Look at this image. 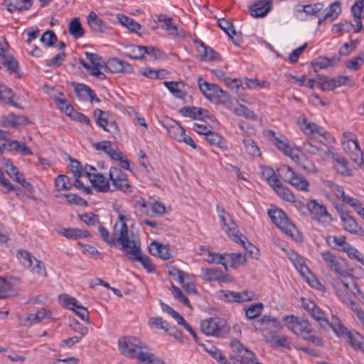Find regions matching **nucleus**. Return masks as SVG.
<instances>
[{"label":"nucleus","mask_w":364,"mask_h":364,"mask_svg":"<svg viewBox=\"0 0 364 364\" xmlns=\"http://www.w3.org/2000/svg\"><path fill=\"white\" fill-rule=\"evenodd\" d=\"M148 324L151 328L164 330L165 333L169 326V323L161 317H151Z\"/></svg>","instance_id":"nucleus-58"},{"label":"nucleus","mask_w":364,"mask_h":364,"mask_svg":"<svg viewBox=\"0 0 364 364\" xmlns=\"http://www.w3.org/2000/svg\"><path fill=\"white\" fill-rule=\"evenodd\" d=\"M335 207L340 215L344 230L357 236L364 237V229L358 224L349 212L344 211L342 209L343 205H337Z\"/></svg>","instance_id":"nucleus-11"},{"label":"nucleus","mask_w":364,"mask_h":364,"mask_svg":"<svg viewBox=\"0 0 364 364\" xmlns=\"http://www.w3.org/2000/svg\"><path fill=\"white\" fill-rule=\"evenodd\" d=\"M277 171L281 179L290 183L296 189L309 191V182L304 176L294 171L290 166L285 164L280 165Z\"/></svg>","instance_id":"nucleus-2"},{"label":"nucleus","mask_w":364,"mask_h":364,"mask_svg":"<svg viewBox=\"0 0 364 364\" xmlns=\"http://www.w3.org/2000/svg\"><path fill=\"white\" fill-rule=\"evenodd\" d=\"M307 208L314 220L322 222L333 220L332 216L328 213L326 208L323 205L318 203L316 200H311L307 203Z\"/></svg>","instance_id":"nucleus-15"},{"label":"nucleus","mask_w":364,"mask_h":364,"mask_svg":"<svg viewBox=\"0 0 364 364\" xmlns=\"http://www.w3.org/2000/svg\"><path fill=\"white\" fill-rule=\"evenodd\" d=\"M41 41L44 43L46 47H52L58 41V38L53 31L48 30L43 33Z\"/></svg>","instance_id":"nucleus-57"},{"label":"nucleus","mask_w":364,"mask_h":364,"mask_svg":"<svg viewBox=\"0 0 364 364\" xmlns=\"http://www.w3.org/2000/svg\"><path fill=\"white\" fill-rule=\"evenodd\" d=\"M198 84L200 90L209 101L223 105L230 102L228 92L217 85L203 81L201 77L198 78Z\"/></svg>","instance_id":"nucleus-3"},{"label":"nucleus","mask_w":364,"mask_h":364,"mask_svg":"<svg viewBox=\"0 0 364 364\" xmlns=\"http://www.w3.org/2000/svg\"><path fill=\"white\" fill-rule=\"evenodd\" d=\"M157 21L160 23V27L166 31L169 36L173 37L184 38L186 32L180 29L177 24L173 22V19L166 14L156 15Z\"/></svg>","instance_id":"nucleus-14"},{"label":"nucleus","mask_w":364,"mask_h":364,"mask_svg":"<svg viewBox=\"0 0 364 364\" xmlns=\"http://www.w3.org/2000/svg\"><path fill=\"white\" fill-rule=\"evenodd\" d=\"M259 321L264 326L262 331L265 341L272 344L276 338V334L283 328L281 322L276 317L267 315L263 316Z\"/></svg>","instance_id":"nucleus-8"},{"label":"nucleus","mask_w":364,"mask_h":364,"mask_svg":"<svg viewBox=\"0 0 364 364\" xmlns=\"http://www.w3.org/2000/svg\"><path fill=\"white\" fill-rule=\"evenodd\" d=\"M272 8V0H258L249 6V14L254 18H263Z\"/></svg>","instance_id":"nucleus-18"},{"label":"nucleus","mask_w":364,"mask_h":364,"mask_svg":"<svg viewBox=\"0 0 364 364\" xmlns=\"http://www.w3.org/2000/svg\"><path fill=\"white\" fill-rule=\"evenodd\" d=\"M144 46L129 45L124 48V55L134 60H141Z\"/></svg>","instance_id":"nucleus-41"},{"label":"nucleus","mask_w":364,"mask_h":364,"mask_svg":"<svg viewBox=\"0 0 364 364\" xmlns=\"http://www.w3.org/2000/svg\"><path fill=\"white\" fill-rule=\"evenodd\" d=\"M65 114L76 122L87 125H91L90 119L84 114L74 110L73 107H66Z\"/></svg>","instance_id":"nucleus-45"},{"label":"nucleus","mask_w":364,"mask_h":364,"mask_svg":"<svg viewBox=\"0 0 364 364\" xmlns=\"http://www.w3.org/2000/svg\"><path fill=\"white\" fill-rule=\"evenodd\" d=\"M14 96L15 94L11 88L7 87L4 85L0 86V100L8 105L21 109L22 107L14 101Z\"/></svg>","instance_id":"nucleus-42"},{"label":"nucleus","mask_w":364,"mask_h":364,"mask_svg":"<svg viewBox=\"0 0 364 364\" xmlns=\"http://www.w3.org/2000/svg\"><path fill=\"white\" fill-rule=\"evenodd\" d=\"M2 64L11 73L18 74V63L11 55H5L1 58Z\"/></svg>","instance_id":"nucleus-46"},{"label":"nucleus","mask_w":364,"mask_h":364,"mask_svg":"<svg viewBox=\"0 0 364 364\" xmlns=\"http://www.w3.org/2000/svg\"><path fill=\"white\" fill-rule=\"evenodd\" d=\"M164 85L166 87V88L169 90V92L175 97L179 99H182L184 96V93L182 90L178 88L179 82L171 81L167 82L164 81Z\"/></svg>","instance_id":"nucleus-59"},{"label":"nucleus","mask_w":364,"mask_h":364,"mask_svg":"<svg viewBox=\"0 0 364 364\" xmlns=\"http://www.w3.org/2000/svg\"><path fill=\"white\" fill-rule=\"evenodd\" d=\"M263 306V304L261 302L251 304L245 311L247 318L252 319L259 316Z\"/></svg>","instance_id":"nucleus-62"},{"label":"nucleus","mask_w":364,"mask_h":364,"mask_svg":"<svg viewBox=\"0 0 364 364\" xmlns=\"http://www.w3.org/2000/svg\"><path fill=\"white\" fill-rule=\"evenodd\" d=\"M211 72L218 79L223 80L225 82V84L230 86V87L239 88L238 79H231L228 77H226L225 73L219 68L213 69Z\"/></svg>","instance_id":"nucleus-48"},{"label":"nucleus","mask_w":364,"mask_h":364,"mask_svg":"<svg viewBox=\"0 0 364 364\" xmlns=\"http://www.w3.org/2000/svg\"><path fill=\"white\" fill-rule=\"evenodd\" d=\"M168 133L170 136V137L173 138V139L176 140L177 141H179L183 135L185 133V129L183 127H182L181 125H179L177 123H175L173 125H171L167 129Z\"/></svg>","instance_id":"nucleus-56"},{"label":"nucleus","mask_w":364,"mask_h":364,"mask_svg":"<svg viewBox=\"0 0 364 364\" xmlns=\"http://www.w3.org/2000/svg\"><path fill=\"white\" fill-rule=\"evenodd\" d=\"M117 18L118 21L129 31L132 33H137L139 36H142L144 34V32H139V30L141 28V26L139 23L134 21L133 18H131L123 14H117Z\"/></svg>","instance_id":"nucleus-28"},{"label":"nucleus","mask_w":364,"mask_h":364,"mask_svg":"<svg viewBox=\"0 0 364 364\" xmlns=\"http://www.w3.org/2000/svg\"><path fill=\"white\" fill-rule=\"evenodd\" d=\"M345 339L354 350H360L364 353V340L359 333H350Z\"/></svg>","instance_id":"nucleus-37"},{"label":"nucleus","mask_w":364,"mask_h":364,"mask_svg":"<svg viewBox=\"0 0 364 364\" xmlns=\"http://www.w3.org/2000/svg\"><path fill=\"white\" fill-rule=\"evenodd\" d=\"M105 70H108L111 73H132L133 71L132 66L122 60L117 58H112L105 63Z\"/></svg>","instance_id":"nucleus-24"},{"label":"nucleus","mask_w":364,"mask_h":364,"mask_svg":"<svg viewBox=\"0 0 364 364\" xmlns=\"http://www.w3.org/2000/svg\"><path fill=\"white\" fill-rule=\"evenodd\" d=\"M218 25L232 39L235 45H240L242 41L241 38L240 36L233 37V35H236V31L233 24L230 21L225 18H220L218 20Z\"/></svg>","instance_id":"nucleus-30"},{"label":"nucleus","mask_w":364,"mask_h":364,"mask_svg":"<svg viewBox=\"0 0 364 364\" xmlns=\"http://www.w3.org/2000/svg\"><path fill=\"white\" fill-rule=\"evenodd\" d=\"M92 186L100 192H107L110 190L109 179L100 173L86 172Z\"/></svg>","instance_id":"nucleus-23"},{"label":"nucleus","mask_w":364,"mask_h":364,"mask_svg":"<svg viewBox=\"0 0 364 364\" xmlns=\"http://www.w3.org/2000/svg\"><path fill=\"white\" fill-rule=\"evenodd\" d=\"M246 262L245 255L241 252L237 253H225L224 257V262L223 265L227 269V266L230 265L232 267H237L244 264Z\"/></svg>","instance_id":"nucleus-29"},{"label":"nucleus","mask_w":364,"mask_h":364,"mask_svg":"<svg viewBox=\"0 0 364 364\" xmlns=\"http://www.w3.org/2000/svg\"><path fill=\"white\" fill-rule=\"evenodd\" d=\"M363 64H364V53L350 60L346 61L345 63L346 66L350 70H357Z\"/></svg>","instance_id":"nucleus-63"},{"label":"nucleus","mask_w":364,"mask_h":364,"mask_svg":"<svg viewBox=\"0 0 364 364\" xmlns=\"http://www.w3.org/2000/svg\"><path fill=\"white\" fill-rule=\"evenodd\" d=\"M118 348L120 353L129 358H137L140 364L144 363L141 355L147 357L151 353L144 352V344L141 341L134 336H123L118 339Z\"/></svg>","instance_id":"nucleus-1"},{"label":"nucleus","mask_w":364,"mask_h":364,"mask_svg":"<svg viewBox=\"0 0 364 364\" xmlns=\"http://www.w3.org/2000/svg\"><path fill=\"white\" fill-rule=\"evenodd\" d=\"M47 316V311L41 309L36 314H26L18 316L19 326L29 328L33 325L40 323Z\"/></svg>","instance_id":"nucleus-22"},{"label":"nucleus","mask_w":364,"mask_h":364,"mask_svg":"<svg viewBox=\"0 0 364 364\" xmlns=\"http://www.w3.org/2000/svg\"><path fill=\"white\" fill-rule=\"evenodd\" d=\"M7 10L12 13L14 11H21L28 10L32 5L31 0H4Z\"/></svg>","instance_id":"nucleus-33"},{"label":"nucleus","mask_w":364,"mask_h":364,"mask_svg":"<svg viewBox=\"0 0 364 364\" xmlns=\"http://www.w3.org/2000/svg\"><path fill=\"white\" fill-rule=\"evenodd\" d=\"M200 47L198 48V51L200 55V60L203 61H217L220 60V55L213 48L206 46L202 41L199 42Z\"/></svg>","instance_id":"nucleus-32"},{"label":"nucleus","mask_w":364,"mask_h":364,"mask_svg":"<svg viewBox=\"0 0 364 364\" xmlns=\"http://www.w3.org/2000/svg\"><path fill=\"white\" fill-rule=\"evenodd\" d=\"M345 236H336V235H329L326 238V242L329 246L332 248H338L340 247H347L348 245L346 242Z\"/></svg>","instance_id":"nucleus-55"},{"label":"nucleus","mask_w":364,"mask_h":364,"mask_svg":"<svg viewBox=\"0 0 364 364\" xmlns=\"http://www.w3.org/2000/svg\"><path fill=\"white\" fill-rule=\"evenodd\" d=\"M98 232L100 235V237L108 245H115L117 242L119 243V233L111 235L108 230H107L103 225H100L98 226Z\"/></svg>","instance_id":"nucleus-44"},{"label":"nucleus","mask_w":364,"mask_h":364,"mask_svg":"<svg viewBox=\"0 0 364 364\" xmlns=\"http://www.w3.org/2000/svg\"><path fill=\"white\" fill-rule=\"evenodd\" d=\"M230 359L232 364H262L257 361V358L255 353L250 350H245L244 355H232L230 356Z\"/></svg>","instance_id":"nucleus-26"},{"label":"nucleus","mask_w":364,"mask_h":364,"mask_svg":"<svg viewBox=\"0 0 364 364\" xmlns=\"http://www.w3.org/2000/svg\"><path fill=\"white\" fill-rule=\"evenodd\" d=\"M343 250L347 252L349 257L355 259L360 262L364 266V257L363 255L357 249L348 245L347 247H344Z\"/></svg>","instance_id":"nucleus-64"},{"label":"nucleus","mask_w":364,"mask_h":364,"mask_svg":"<svg viewBox=\"0 0 364 364\" xmlns=\"http://www.w3.org/2000/svg\"><path fill=\"white\" fill-rule=\"evenodd\" d=\"M333 166L337 172L341 175L350 176L353 171L348 167V161L343 156H337L334 159Z\"/></svg>","instance_id":"nucleus-40"},{"label":"nucleus","mask_w":364,"mask_h":364,"mask_svg":"<svg viewBox=\"0 0 364 364\" xmlns=\"http://www.w3.org/2000/svg\"><path fill=\"white\" fill-rule=\"evenodd\" d=\"M201 277L208 282L225 280L222 271L217 269H202Z\"/></svg>","instance_id":"nucleus-43"},{"label":"nucleus","mask_w":364,"mask_h":364,"mask_svg":"<svg viewBox=\"0 0 364 364\" xmlns=\"http://www.w3.org/2000/svg\"><path fill=\"white\" fill-rule=\"evenodd\" d=\"M87 21L89 26L95 32H103L105 24L103 21L98 17L94 11H91L87 16Z\"/></svg>","instance_id":"nucleus-39"},{"label":"nucleus","mask_w":364,"mask_h":364,"mask_svg":"<svg viewBox=\"0 0 364 364\" xmlns=\"http://www.w3.org/2000/svg\"><path fill=\"white\" fill-rule=\"evenodd\" d=\"M59 233L68 239L73 240L81 237L85 238L90 236L88 231L80 228H62Z\"/></svg>","instance_id":"nucleus-34"},{"label":"nucleus","mask_w":364,"mask_h":364,"mask_svg":"<svg viewBox=\"0 0 364 364\" xmlns=\"http://www.w3.org/2000/svg\"><path fill=\"white\" fill-rule=\"evenodd\" d=\"M121 250L127 253L130 259L140 262L149 272L154 271L151 260L146 255H141L140 246L135 240L127 244L126 247H121Z\"/></svg>","instance_id":"nucleus-6"},{"label":"nucleus","mask_w":364,"mask_h":364,"mask_svg":"<svg viewBox=\"0 0 364 364\" xmlns=\"http://www.w3.org/2000/svg\"><path fill=\"white\" fill-rule=\"evenodd\" d=\"M218 216L223 224V229L232 240H240L237 237L240 232L236 223L232 219L230 215L218 205L216 207Z\"/></svg>","instance_id":"nucleus-12"},{"label":"nucleus","mask_w":364,"mask_h":364,"mask_svg":"<svg viewBox=\"0 0 364 364\" xmlns=\"http://www.w3.org/2000/svg\"><path fill=\"white\" fill-rule=\"evenodd\" d=\"M354 138H351L350 141L346 144V146L344 147V149L346 150L347 147L350 148V143L353 146V150L351 151L350 154V159L357 165L360 166L363 162V151L359 146L358 141L355 135H353Z\"/></svg>","instance_id":"nucleus-31"},{"label":"nucleus","mask_w":364,"mask_h":364,"mask_svg":"<svg viewBox=\"0 0 364 364\" xmlns=\"http://www.w3.org/2000/svg\"><path fill=\"white\" fill-rule=\"evenodd\" d=\"M262 173L263 177L268 181V183L272 187L275 183H279V175H276L274 171L270 167H262Z\"/></svg>","instance_id":"nucleus-54"},{"label":"nucleus","mask_w":364,"mask_h":364,"mask_svg":"<svg viewBox=\"0 0 364 364\" xmlns=\"http://www.w3.org/2000/svg\"><path fill=\"white\" fill-rule=\"evenodd\" d=\"M149 250L153 256L164 260L168 259L171 257L168 245H163L159 242L153 241L151 242Z\"/></svg>","instance_id":"nucleus-25"},{"label":"nucleus","mask_w":364,"mask_h":364,"mask_svg":"<svg viewBox=\"0 0 364 364\" xmlns=\"http://www.w3.org/2000/svg\"><path fill=\"white\" fill-rule=\"evenodd\" d=\"M92 89L85 84L77 83L75 85V92L80 100H88L89 96L92 93Z\"/></svg>","instance_id":"nucleus-51"},{"label":"nucleus","mask_w":364,"mask_h":364,"mask_svg":"<svg viewBox=\"0 0 364 364\" xmlns=\"http://www.w3.org/2000/svg\"><path fill=\"white\" fill-rule=\"evenodd\" d=\"M272 188L282 199L289 202H294L295 200V196L294 193L289 188L285 186L280 180L279 181V183H275V185L272 186Z\"/></svg>","instance_id":"nucleus-38"},{"label":"nucleus","mask_w":364,"mask_h":364,"mask_svg":"<svg viewBox=\"0 0 364 364\" xmlns=\"http://www.w3.org/2000/svg\"><path fill=\"white\" fill-rule=\"evenodd\" d=\"M316 82L319 87L323 91H331L345 85L349 87L354 85L353 82H350L349 77L347 75H338L333 78H329L325 75H317Z\"/></svg>","instance_id":"nucleus-10"},{"label":"nucleus","mask_w":364,"mask_h":364,"mask_svg":"<svg viewBox=\"0 0 364 364\" xmlns=\"http://www.w3.org/2000/svg\"><path fill=\"white\" fill-rule=\"evenodd\" d=\"M234 113L237 116H243L247 119H257L256 114L251 109L241 104L234 109Z\"/></svg>","instance_id":"nucleus-61"},{"label":"nucleus","mask_w":364,"mask_h":364,"mask_svg":"<svg viewBox=\"0 0 364 364\" xmlns=\"http://www.w3.org/2000/svg\"><path fill=\"white\" fill-rule=\"evenodd\" d=\"M205 139L210 144L221 149H226L225 140L218 133L210 131L206 134Z\"/></svg>","instance_id":"nucleus-50"},{"label":"nucleus","mask_w":364,"mask_h":364,"mask_svg":"<svg viewBox=\"0 0 364 364\" xmlns=\"http://www.w3.org/2000/svg\"><path fill=\"white\" fill-rule=\"evenodd\" d=\"M332 318L335 321L332 331L338 337H342L345 339L350 331L343 324L338 317L333 316Z\"/></svg>","instance_id":"nucleus-49"},{"label":"nucleus","mask_w":364,"mask_h":364,"mask_svg":"<svg viewBox=\"0 0 364 364\" xmlns=\"http://www.w3.org/2000/svg\"><path fill=\"white\" fill-rule=\"evenodd\" d=\"M237 237L240 240H232L234 242L237 243L241 244L244 249H245L249 253L250 256L254 259L259 258V250L252 243L247 241V239L245 236H244L242 233L237 235Z\"/></svg>","instance_id":"nucleus-36"},{"label":"nucleus","mask_w":364,"mask_h":364,"mask_svg":"<svg viewBox=\"0 0 364 364\" xmlns=\"http://www.w3.org/2000/svg\"><path fill=\"white\" fill-rule=\"evenodd\" d=\"M268 215L272 222L285 234L298 240L299 234L296 227L291 222L282 210L279 208L269 210Z\"/></svg>","instance_id":"nucleus-4"},{"label":"nucleus","mask_w":364,"mask_h":364,"mask_svg":"<svg viewBox=\"0 0 364 364\" xmlns=\"http://www.w3.org/2000/svg\"><path fill=\"white\" fill-rule=\"evenodd\" d=\"M63 306L74 311V312L82 320L89 323V314L87 309L82 306L75 297H64L63 301H60Z\"/></svg>","instance_id":"nucleus-21"},{"label":"nucleus","mask_w":364,"mask_h":364,"mask_svg":"<svg viewBox=\"0 0 364 364\" xmlns=\"http://www.w3.org/2000/svg\"><path fill=\"white\" fill-rule=\"evenodd\" d=\"M70 168L74 176L77 178L86 177V172H89L87 167H82L77 160L73 159H70Z\"/></svg>","instance_id":"nucleus-52"},{"label":"nucleus","mask_w":364,"mask_h":364,"mask_svg":"<svg viewBox=\"0 0 364 364\" xmlns=\"http://www.w3.org/2000/svg\"><path fill=\"white\" fill-rule=\"evenodd\" d=\"M108 112L100 109H95L93 112V117L97 125L102 127L105 132L114 133L117 130V125L114 121H108Z\"/></svg>","instance_id":"nucleus-19"},{"label":"nucleus","mask_w":364,"mask_h":364,"mask_svg":"<svg viewBox=\"0 0 364 364\" xmlns=\"http://www.w3.org/2000/svg\"><path fill=\"white\" fill-rule=\"evenodd\" d=\"M119 220L120 221V229L117 230V224L114 225V234L119 233V240L121 247H126L127 244L133 241L129 237L128 227L125 223V217L122 215H119Z\"/></svg>","instance_id":"nucleus-27"},{"label":"nucleus","mask_w":364,"mask_h":364,"mask_svg":"<svg viewBox=\"0 0 364 364\" xmlns=\"http://www.w3.org/2000/svg\"><path fill=\"white\" fill-rule=\"evenodd\" d=\"M109 177L112 182V188L110 191L120 190L123 192H127L130 186L127 177V174L121 169L117 167H111L109 171Z\"/></svg>","instance_id":"nucleus-13"},{"label":"nucleus","mask_w":364,"mask_h":364,"mask_svg":"<svg viewBox=\"0 0 364 364\" xmlns=\"http://www.w3.org/2000/svg\"><path fill=\"white\" fill-rule=\"evenodd\" d=\"M17 256L21 263L27 268L32 267L36 259L30 252L26 250H18Z\"/></svg>","instance_id":"nucleus-53"},{"label":"nucleus","mask_w":364,"mask_h":364,"mask_svg":"<svg viewBox=\"0 0 364 364\" xmlns=\"http://www.w3.org/2000/svg\"><path fill=\"white\" fill-rule=\"evenodd\" d=\"M243 144L247 154L252 156H260L259 149L253 140L245 139L243 140Z\"/></svg>","instance_id":"nucleus-60"},{"label":"nucleus","mask_w":364,"mask_h":364,"mask_svg":"<svg viewBox=\"0 0 364 364\" xmlns=\"http://www.w3.org/2000/svg\"><path fill=\"white\" fill-rule=\"evenodd\" d=\"M321 256L330 269L337 274L343 277H347L351 274L350 272H352V270L346 269L338 257L330 251L322 252Z\"/></svg>","instance_id":"nucleus-16"},{"label":"nucleus","mask_w":364,"mask_h":364,"mask_svg":"<svg viewBox=\"0 0 364 364\" xmlns=\"http://www.w3.org/2000/svg\"><path fill=\"white\" fill-rule=\"evenodd\" d=\"M323 8V3L308 5H297L294 9V15L301 21H306L309 16H315Z\"/></svg>","instance_id":"nucleus-17"},{"label":"nucleus","mask_w":364,"mask_h":364,"mask_svg":"<svg viewBox=\"0 0 364 364\" xmlns=\"http://www.w3.org/2000/svg\"><path fill=\"white\" fill-rule=\"evenodd\" d=\"M200 329L206 336L216 337L223 336L229 331L226 321L219 318H208L203 320Z\"/></svg>","instance_id":"nucleus-5"},{"label":"nucleus","mask_w":364,"mask_h":364,"mask_svg":"<svg viewBox=\"0 0 364 364\" xmlns=\"http://www.w3.org/2000/svg\"><path fill=\"white\" fill-rule=\"evenodd\" d=\"M69 33L76 39L84 36V30L79 18H74L71 20L69 24Z\"/></svg>","instance_id":"nucleus-47"},{"label":"nucleus","mask_w":364,"mask_h":364,"mask_svg":"<svg viewBox=\"0 0 364 364\" xmlns=\"http://www.w3.org/2000/svg\"><path fill=\"white\" fill-rule=\"evenodd\" d=\"M285 326L294 333L298 336H306L312 332V326L308 320L299 318L292 314L282 318Z\"/></svg>","instance_id":"nucleus-7"},{"label":"nucleus","mask_w":364,"mask_h":364,"mask_svg":"<svg viewBox=\"0 0 364 364\" xmlns=\"http://www.w3.org/2000/svg\"><path fill=\"white\" fill-rule=\"evenodd\" d=\"M267 136L274 138L273 142L274 145L279 150L282 151L284 154L290 157L296 163L299 161V150L295 146H291L285 137L282 136H281V137L277 136L276 133L272 130H268L267 132Z\"/></svg>","instance_id":"nucleus-9"},{"label":"nucleus","mask_w":364,"mask_h":364,"mask_svg":"<svg viewBox=\"0 0 364 364\" xmlns=\"http://www.w3.org/2000/svg\"><path fill=\"white\" fill-rule=\"evenodd\" d=\"M341 13V2L336 1L330 4L329 10L325 14V15L318 19V24L320 25L323 21L329 19L330 21H333Z\"/></svg>","instance_id":"nucleus-35"},{"label":"nucleus","mask_w":364,"mask_h":364,"mask_svg":"<svg viewBox=\"0 0 364 364\" xmlns=\"http://www.w3.org/2000/svg\"><path fill=\"white\" fill-rule=\"evenodd\" d=\"M85 54L87 59L92 65H90V75L97 77L100 80H105L106 78V75L105 73L100 71V69L105 68V62L97 54L89 52H85Z\"/></svg>","instance_id":"nucleus-20"}]
</instances>
